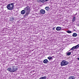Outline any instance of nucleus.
Returning a JSON list of instances; mask_svg holds the SVG:
<instances>
[{"mask_svg":"<svg viewBox=\"0 0 79 79\" xmlns=\"http://www.w3.org/2000/svg\"><path fill=\"white\" fill-rule=\"evenodd\" d=\"M24 10H25L27 11L25 14L24 15V17H26V16H27L28 15H29V14H30V12H31L30 10H31L30 9V7H29V6H28L24 8Z\"/></svg>","mask_w":79,"mask_h":79,"instance_id":"f257e3e1","label":"nucleus"},{"mask_svg":"<svg viewBox=\"0 0 79 79\" xmlns=\"http://www.w3.org/2000/svg\"><path fill=\"white\" fill-rule=\"evenodd\" d=\"M14 4H15V3L9 4L7 6V8L9 10H12L13 9V7H14Z\"/></svg>","mask_w":79,"mask_h":79,"instance_id":"f03ea898","label":"nucleus"},{"mask_svg":"<svg viewBox=\"0 0 79 79\" xmlns=\"http://www.w3.org/2000/svg\"><path fill=\"white\" fill-rule=\"evenodd\" d=\"M7 71H10V73H14L16 71H17L18 70V68H16V67H13L11 68H9L7 69Z\"/></svg>","mask_w":79,"mask_h":79,"instance_id":"7ed1b4c3","label":"nucleus"},{"mask_svg":"<svg viewBox=\"0 0 79 79\" xmlns=\"http://www.w3.org/2000/svg\"><path fill=\"white\" fill-rule=\"evenodd\" d=\"M69 64V62L65 61V60H63L61 62V65L62 66H66V65H68Z\"/></svg>","mask_w":79,"mask_h":79,"instance_id":"20e7f679","label":"nucleus"},{"mask_svg":"<svg viewBox=\"0 0 79 79\" xmlns=\"http://www.w3.org/2000/svg\"><path fill=\"white\" fill-rule=\"evenodd\" d=\"M40 13H41V14H44L45 13V11L44 10L41 9L40 10Z\"/></svg>","mask_w":79,"mask_h":79,"instance_id":"39448f33","label":"nucleus"},{"mask_svg":"<svg viewBox=\"0 0 79 79\" xmlns=\"http://www.w3.org/2000/svg\"><path fill=\"white\" fill-rule=\"evenodd\" d=\"M26 10L25 9L22 10L21 12V14H22V15H24V14L26 13Z\"/></svg>","mask_w":79,"mask_h":79,"instance_id":"423d86ee","label":"nucleus"},{"mask_svg":"<svg viewBox=\"0 0 79 79\" xmlns=\"http://www.w3.org/2000/svg\"><path fill=\"white\" fill-rule=\"evenodd\" d=\"M49 61H48V60L47 59H45L43 61V63L45 64H46L47 63H49Z\"/></svg>","mask_w":79,"mask_h":79,"instance_id":"0eeeda50","label":"nucleus"},{"mask_svg":"<svg viewBox=\"0 0 79 79\" xmlns=\"http://www.w3.org/2000/svg\"><path fill=\"white\" fill-rule=\"evenodd\" d=\"M48 59L50 61V60H53V57H52L51 56H49L48 57Z\"/></svg>","mask_w":79,"mask_h":79,"instance_id":"6e6552de","label":"nucleus"},{"mask_svg":"<svg viewBox=\"0 0 79 79\" xmlns=\"http://www.w3.org/2000/svg\"><path fill=\"white\" fill-rule=\"evenodd\" d=\"M69 51H68V52H67L66 53V55H68V56H69V55H71V52H69Z\"/></svg>","mask_w":79,"mask_h":79,"instance_id":"1a4fd4ad","label":"nucleus"},{"mask_svg":"<svg viewBox=\"0 0 79 79\" xmlns=\"http://www.w3.org/2000/svg\"><path fill=\"white\" fill-rule=\"evenodd\" d=\"M56 29L57 31H60V30L61 29V27H58L56 28Z\"/></svg>","mask_w":79,"mask_h":79,"instance_id":"9d476101","label":"nucleus"},{"mask_svg":"<svg viewBox=\"0 0 79 79\" xmlns=\"http://www.w3.org/2000/svg\"><path fill=\"white\" fill-rule=\"evenodd\" d=\"M49 0H41L40 2H42V3H44L45 2H47L48 1H49Z\"/></svg>","mask_w":79,"mask_h":79,"instance_id":"9b49d317","label":"nucleus"},{"mask_svg":"<svg viewBox=\"0 0 79 79\" xmlns=\"http://www.w3.org/2000/svg\"><path fill=\"white\" fill-rule=\"evenodd\" d=\"M75 48V49H78V48L79 47V44L77 45L76 46H74Z\"/></svg>","mask_w":79,"mask_h":79,"instance_id":"f8f14e48","label":"nucleus"},{"mask_svg":"<svg viewBox=\"0 0 79 79\" xmlns=\"http://www.w3.org/2000/svg\"><path fill=\"white\" fill-rule=\"evenodd\" d=\"M45 9L47 10L48 11H49V10H50V8H49V6H47V7H45Z\"/></svg>","mask_w":79,"mask_h":79,"instance_id":"ddd939ff","label":"nucleus"},{"mask_svg":"<svg viewBox=\"0 0 79 79\" xmlns=\"http://www.w3.org/2000/svg\"><path fill=\"white\" fill-rule=\"evenodd\" d=\"M77 35L76 33H73L72 35L73 37H76Z\"/></svg>","mask_w":79,"mask_h":79,"instance_id":"4468645a","label":"nucleus"},{"mask_svg":"<svg viewBox=\"0 0 79 79\" xmlns=\"http://www.w3.org/2000/svg\"><path fill=\"white\" fill-rule=\"evenodd\" d=\"M75 20H76V17H74L73 19H72V21L73 22H74V21H75Z\"/></svg>","mask_w":79,"mask_h":79,"instance_id":"2eb2a0df","label":"nucleus"},{"mask_svg":"<svg viewBox=\"0 0 79 79\" xmlns=\"http://www.w3.org/2000/svg\"><path fill=\"white\" fill-rule=\"evenodd\" d=\"M47 78L46 76L43 77H41L40 78H39V79H46Z\"/></svg>","mask_w":79,"mask_h":79,"instance_id":"dca6fc26","label":"nucleus"},{"mask_svg":"<svg viewBox=\"0 0 79 79\" xmlns=\"http://www.w3.org/2000/svg\"><path fill=\"white\" fill-rule=\"evenodd\" d=\"M69 79H75L74 77L71 76L69 77Z\"/></svg>","mask_w":79,"mask_h":79,"instance_id":"f3484780","label":"nucleus"},{"mask_svg":"<svg viewBox=\"0 0 79 79\" xmlns=\"http://www.w3.org/2000/svg\"><path fill=\"white\" fill-rule=\"evenodd\" d=\"M75 49V47L74 46L73 47V48H72L70 50H69V51L71 50H74Z\"/></svg>","mask_w":79,"mask_h":79,"instance_id":"a211bd4d","label":"nucleus"},{"mask_svg":"<svg viewBox=\"0 0 79 79\" xmlns=\"http://www.w3.org/2000/svg\"><path fill=\"white\" fill-rule=\"evenodd\" d=\"M67 33H69V34H71V33H72V32L69 30L67 31Z\"/></svg>","mask_w":79,"mask_h":79,"instance_id":"6ab92c4d","label":"nucleus"},{"mask_svg":"<svg viewBox=\"0 0 79 79\" xmlns=\"http://www.w3.org/2000/svg\"><path fill=\"white\" fill-rule=\"evenodd\" d=\"M13 20H14V18H11L10 19V21H13Z\"/></svg>","mask_w":79,"mask_h":79,"instance_id":"aec40b11","label":"nucleus"},{"mask_svg":"<svg viewBox=\"0 0 79 79\" xmlns=\"http://www.w3.org/2000/svg\"><path fill=\"white\" fill-rule=\"evenodd\" d=\"M55 28H56V27H54L53 29H52V30H55Z\"/></svg>","mask_w":79,"mask_h":79,"instance_id":"412c9836","label":"nucleus"},{"mask_svg":"<svg viewBox=\"0 0 79 79\" xmlns=\"http://www.w3.org/2000/svg\"><path fill=\"white\" fill-rule=\"evenodd\" d=\"M77 59L79 61V57L77 58Z\"/></svg>","mask_w":79,"mask_h":79,"instance_id":"4be33fe9","label":"nucleus"},{"mask_svg":"<svg viewBox=\"0 0 79 79\" xmlns=\"http://www.w3.org/2000/svg\"><path fill=\"white\" fill-rule=\"evenodd\" d=\"M77 14V13H76V14L75 15H76Z\"/></svg>","mask_w":79,"mask_h":79,"instance_id":"5701e85b","label":"nucleus"},{"mask_svg":"<svg viewBox=\"0 0 79 79\" xmlns=\"http://www.w3.org/2000/svg\"><path fill=\"white\" fill-rule=\"evenodd\" d=\"M45 4H46V3H45Z\"/></svg>","mask_w":79,"mask_h":79,"instance_id":"b1692460","label":"nucleus"},{"mask_svg":"<svg viewBox=\"0 0 79 79\" xmlns=\"http://www.w3.org/2000/svg\"><path fill=\"white\" fill-rule=\"evenodd\" d=\"M71 52H73V51Z\"/></svg>","mask_w":79,"mask_h":79,"instance_id":"393cba45","label":"nucleus"}]
</instances>
